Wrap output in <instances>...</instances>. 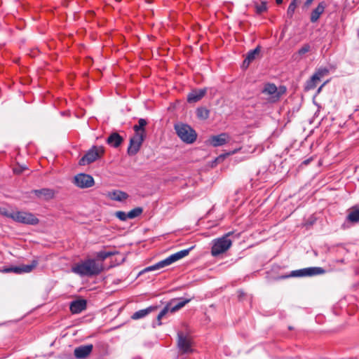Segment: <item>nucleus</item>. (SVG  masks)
<instances>
[{
	"instance_id": "20e7f679",
	"label": "nucleus",
	"mask_w": 359,
	"mask_h": 359,
	"mask_svg": "<svg viewBox=\"0 0 359 359\" xmlns=\"http://www.w3.org/2000/svg\"><path fill=\"white\" fill-rule=\"evenodd\" d=\"M175 130L177 136L182 141L187 144H191L196 140V131L189 125L178 123L175 125Z\"/></svg>"
},
{
	"instance_id": "393cba45",
	"label": "nucleus",
	"mask_w": 359,
	"mask_h": 359,
	"mask_svg": "<svg viewBox=\"0 0 359 359\" xmlns=\"http://www.w3.org/2000/svg\"><path fill=\"white\" fill-rule=\"evenodd\" d=\"M147 122L145 119L140 118L138 121V124L135 125L133 126V129H134L135 133L137 134L138 133H143L144 135L146 136V131H145L144 127L147 125Z\"/></svg>"
},
{
	"instance_id": "f704fd0d",
	"label": "nucleus",
	"mask_w": 359,
	"mask_h": 359,
	"mask_svg": "<svg viewBox=\"0 0 359 359\" xmlns=\"http://www.w3.org/2000/svg\"><path fill=\"white\" fill-rule=\"evenodd\" d=\"M309 50H310V46L309 44H305L298 50V53L299 55H304V54L308 53Z\"/></svg>"
},
{
	"instance_id": "f3484780",
	"label": "nucleus",
	"mask_w": 359,
	"mask_h": 359,
	"mask_svg": "<svg viewBox=\"0 0 359 359\" xmlns=\"http://www.w3.org/2000/svg\"><path fill=\"white\" fill-rule=\"evenodd\" d=\"M191 301V299H172L170 301V302L168 304L170 307V311L171 313H174L182 307H184L187 303H189Z\"/></svg>"
},
{
	"instance_id": "58836bf2",
	"label": "nucleus",
	"mask_w": 359,
	"mask_h": 359,
	"mask_svg": "<svg viewBox=\"0 0 359 359\" xmlns=\"http://www.w3.org/2000/svg\"><path fill=\"white\" fill-rule=\"evenodd\" d=\"M311 161V158H309V159L305 160L304 161H303L302 163L304 164V165H307V164H309L310 163Z\"/></svg>"
},
{
	"instance_id": "c9c22d12",
	"label": "nucleus",
	"mask_w": 359,
	"mask_h": 359,
	"mask_svg": "<svg viewBox=\"0 0 359 359\" xmlns=\"http://www.w3.org/2000/svg\"><path fill=\"white\" fill-rule=\"evenodd\" d=\"M26 169V167L25 166H17V167H15L13 168V172L15 173V174H20L22 172V171Z\"/></svg>"
},
{
	"instance_id": "6ab92c4d",
	"label": "nucleus",
	"mask_w": 359,
	"mask_h": 359,
	"mask_svg": "<svg viewBox=\"0 0 359 359\" xmlns=\"http://www.w3.org/2000/svg\"><path fill=\"white\" fill-rule=\"evenodd\" d=\"M107 196L111 200L122 202L128 198V194L121 190H113L109 191Z\"/></svg>"
},
{
	"instance_id": "423d86ee",
	"label": "nucleus",
	"mask_w": 359,
	"mask_h": 359,
	"mask_svg": "<svg viewBox=\"0 0 359 359\" xmlns=\"http://www.w3.org/2000/svg\"><path fill=\"white\" fill-rule=\"evenodd\" d=\"M104 148L101 146H93L87 153L79 160V164L85 165L90 164L97 158H100L104 154Z\"/></svg>"
},
{
	"instance_id": "5701e85b",
	"label": "nucleus",
	"mask_w": 359,
	"mask_h": 359,
	"mask_svg": "<svg viewBox=\"0 0 359 359\" xmlns=\"http://www.w3.org/2000/svg\"><path fill=\"white\" fill-rule=\"evenodd\" d=\"M122 141L123 138L117 133H112L107 140V142L114 147H118Z\"/></svg>"
},
{
	"instance_id": "412c9836",
	"label": "nucleus",
	"mask_w": 359,
	"mask_h": 359,
	"mask_svg": "<svg viewBox=\"0 0 359 359\" xmlns=\"http://www.w3.org/2000/svg\"><path fill=\"white\" fill-rule=\"evenodd\" d=\"M260 53V47L257 46L255 49L250 50L243 61V66L248 67Z\"/></svg>"
},
{
	"instance_id": "6e6552de",
	"label": "nucleus",
	"mask_w": 359,
	"mask_h": 359,
	"mask_svg": "<svg viewBox=\"0 0 359 359\" xmlns=\"http://www.w3.org/2000/svg\"><path fill=\"white\" fill-rule=\"evenodd\" d=\"M286 91V88L284 86H280L278 88L273 83H267L265 85L262 93L269 95V100L271 102H276L280 99L281 95Z\"/></svg>"
},
{
	"instance_id": "ddd939ff",
	"label": "nucleus",
	"mask_w": 359,
	"mask_h": 359,
	"mask_svg": "<svg viewBox=\"0 0 359 359\" xmlns=\"http://www.w3.org/2000/svg\"><path fill=\"white\" fill-rule=\"evenodd\" d=\"M93 344L81 345L74 351V355L76 359H86L92 353Z\"/></svg>"
},
{
	"instance_id": "c756f323",
	"label": "nucleus",
	"mask_w": 359,
	"mask_h": 359,
	"mask_svg": "<svg viewBox=\"0 0 359 359\" xmlns=\"http://www.w3.org/2000/svg\"><path fill=\"white\" fill-rule=\"evenodd\" d=\"M298 1L299 0H292L290 2L287 11V15L289 18H292L293 16L295 9L297 6Z\"/></svg>"
},
{
	"instance_id": "0eeeda50",
	"label": "nucleus",
	"mask_w": 359,
	"mask_h": 359,
	"mask_svg": "<svg viewBox=\"0 0 359 359\" xmlns=\"http://www.w3.org/2000/svg\"><path fill=\"white\" fill-rule=\"evenodd\" d=\"M325 271L321 267H308L299 270L292 271L290 275L285 276L289 277H304V276H313L317 275L324 274Z\"/></svg>"
},
{
	"instance_id": "7ed1b4c3",
	"label": "nucleus",
	"mask_w": 359,
	"mask_h": 359,
	"mask_svg": "<svg viewBox=\"0 0 359 359\" xmlns=\"http://www.w3.org/2000/svg\"><path fill=\"white\" fill-rule=\"evenodd\" d=\"M231 234L232 232H229L224 234L223 236L212 241L211 254L213 257H217L222 253H224L231 248L232 241L229 238V237Z\"/></svg>"
},
{
	"instance_id": "39448f33",
	"label": "nucleus",
	"mask_w": 359,
	"mask_h": 359,
	"mask_svg": "<svg viewBox=\"0 0 359 359\" xmlns=\"http://www.w3.org/2000/svg\"><path fill=\"white\" fill-rule=\"evenodd\" d=\"M11 219L16 222L29 225H36L39 222L34 214L24 211H15L14 214L11 215Z\"/></svg>"
},
{
	"instance_id": "2eb2a0df",
	"label": "nucleus",
	"mask_w": 359,
	"mask_h": 359,
	"mask_svg": "<svg viewBox=\"0 0 359 359\" xmlns=\"http://www.w3.org/2000/svg\"><path fill=\"white\" fill-rule=\"evenodd\" d=\"M326 8V3L325 1L320 2L318 6L311 11L310 15V21L312 23L316 22L320 18L321 15L324 13Z\"/></svg>"
},
{
	"instance_id": "9b49d317",
	"label": "nucleus",
	"mask_w": 359,
	"mask_h": 359,
	"mask_svg": "<svg viewBox=\"0 0 359 359\" xmlns=\"http://www.w3.org/2000/svg\"><path fill=\"white\" fill-rule=\"evenodd\" d=\"M145 137L146 136L144 135L143 133H138L137 134L135 133L134 136L130 138V144L128 148L129 155L133 156L139 151Z\"/></svg>"
},
{
	"instance_id": "79ce46f5",
	"label": "nucleus",
	"mask_w": 359,
	"mask_h": 359,
	"mask_svg": "<svg viewBox=\"0 0 359 359\" xmlns=\"http://www.w3.org/2000/svg\"><path fill=\"white\" fill-rule=\"evenodd\" d=\"M277 4H281L283 3V0H276Z\"/></svg>"
},
{
	"instance_id": "4be33fe9",
	"label": "nucleus",
	"mask_w": 359,
	"mask_h": 359,
	"mask_svg": "<svg viewBox=\"0 0 359 359\" xmlns=\"http://www.w3.org/2000/svg\"><path fill=\"white\" fill-rule=\"evenodd\" d=\"M346 220L352 222H359V208L353 206L350 209V211L346 217Z\"/></svg>"
},
{
	"instance_id": "473e14b6",
	"label": "nucleus",
	"mask_w": 359,
	"mask_h": 359,
	"mask_svg": "<svg viewBox=\"0 0 359 359\" xmlns=\"http://www.w3.org/2000/svg\"><path fill=\"white\" fill-rule=\"evenodd\" d=\"M3 271L6 272V273L13 272V273H18V274L22 273V271L21 269V266L6 268L4 269Z\"/></svg>"
},
{
	"instance_id": "2f4dec72",
	"label": "nucleus",
	"mask_w": 359,
	"mask_h": 359,
	"mask_svg": "<svg viewBox=\"0 0 359 359\" xmlns=\"http://www.w3.org/2000/svg\"><path fill=\"white\" fill-rule=\"evenodd\" d=\"M168 311H170V307H169L168 304H167L166 306H165L161 310V311L158 313V315L157 316V320L158 321V325H161V320L162 319V318L163 316H165L168 313Z\"/></svg>"
},
{
	"instance_id": "1a4fd4ad",
	"label": "nucleus",
	"mask_w": 359,
	"mask_h": 359,
	"mask_svg": "<svg viewBox=\"0 0 359 359\" xmlns=\"http://www.w3.org/2000/svg\"><path fill=\"white\" fill-rule=\"evenodd\" d=\"M177 347L182 353H189L193 351L192 339L188 334L182 332L177 333Z\"/></svg>"
},
{
	"instance_id": "4c0bfd02",
	"label": "nucleus",
	"mask_w": 359,
	"mask_h": 359,
	"mask_svg": "<svg viewBox=\"0 0 359 359\" xmlns=\"http://www.w3.org/2000/svg\"><path fill=\"white\" fill-rule=\"evenodd\" d=\"M313 0H306V2H305V6H309L311 3L313 2Z\"/></svg>"
},
{
	"instance_id": "dca6fc26",
	"label": "nucleus",
	"mask_w": 359,
	"mask_h": 359,
	"mask_svg": "<svg viewBox=\"0 0 359 359\" xmlns=\"http://www.w3.org/2000/svg\"><path fill=\"white\" fill-rule=\"evenodd\" d=\"M33 193L39 198L45 201H48L54 198L55 191L51 189L44 188L41 189H35Z\"/></svg>"
},
{
	"instance_id": "c85d7f7f",
	"label": "nucleus",
	"mask_w": 359,
	"mask_h": 359,
	"mask_svg": "<svg viewBox=\"0 0 359 359\" xmlns=\"http://www.w3.org/2000/svg\"><path fill=\"white\" fill-rule=\"evenodd\" d=\"M143 209L140 207L135 208L127 213V217L129 219H134L140 216L142 213Z\"/></svg>"
},
{
	"instance_id": "7c9ffc66",
	"label": "nucleus",
	"mask_w": 359,
	"mask_h": 359,
	"mask_svg": "<svg viewBox=\"0 0 359 359\" xmlns=\"http://www.w3.org/2000/svg\"><path fill=\"white\" fill-rule=\"evenodd\" d=\"M115 252H107V251H100L96 253V257L97 259H100L101 261H104L107 258L111 257V255H114Z\"/></svg>"
},
{
	"instance_id": "a19ab883",
	"label": "nucleus",
	"mask_w": 359,
	"mask_h": 359,
	"mask_svg": "<svg viewBox=\"0 0 359 359\" xmlns=\"http://www.w3.org/2000/svg\"><path fill=\"white\" fill-rule=\"evenodd\" d=\"M239 149H235V150H233V151H231V152L229 153V154H233L236 153Z\"/></svg>"
},
{
	"instance_id": "b1692460",
	"label": "nucleus",
	"mask_w": 359,
	"mask_h": 359,
	"mask_svg": "<svg viewBox=\"0 0 359 359\" xmlns=\"http://www.w3.org/2000/svg\"><path fill=\"white\" fill-rule=\"evenodd\" d=\"M155 309H156V307L149 306V307L146 308L144 309L139 310V311L135 312L132 315L131 318L133 320H139L140 318H143L146 316H147L149 313H150Z\"/></svg>"
},
{
	"instance_id": "aec40b11",
	"label": "nucleus",
	"mask_w": 359,
	"mask_h": 359,
	"mask_svg": "<svg viewBox=\"0 0 359 359\" xmlns=\"http://www.w3.org/2000/svg\"><path fill=\"white\" fill-rule=\"evenodd\" d=\"M70 311L72 313H79L86 308V301L79 299L74 301L70 304Z\"/></svg>"
},
{
	"instance_id": "ea45409f",
	"label": "nucleus",
	"mask_w": 359,
	"mask_h": 359,
	"mask_svg": "<svg viewBox=\"0 0 359 359\" xmlns=\"http://www.w3.org/2000/svg\"><path fill=\"white\" fill-rule=\"evenodd\" d=\"M324 85H325V83H324V84H323L322 86H320L318 88V91H317V92H318V93H319L321 91V90H322L323 87L324 86Z\"/></svg>"
},
{
	"instance_id": "a878e982",
	"label": "nucleus",
	"mask_w": 359,
	"mask_h": 359,
	"mask_svg": "<svg viewBox=\"0 0 359 359\" xmlns=\"http://www.w3.org/2000/svg\"><path fill=\"white\" fill-rule=\"evenodd\" d=\"M254 4L257 14H262V13L266 12L268 9L267 2L266 1H261L259 4L255 2Z\"/></svg>"
},
{
	"instance_id": "f8f14e48",
	"label": "nucleus",
	"mask_w": 359,
	"mask_h": 359,
	"mask_svg": "<svg viewBox=\"0 0 359 359\" xmlns=\"http://www.w3.org/2000/svg\"><path fill=\"white\" fill-rule=\"evenodd\" d=\"M329 70L327 68H320L311 76L309 81L306 82L305 89L309 90L316 87L317 83L320 81L321 78L327 75Z\"/></svg>"
},
{
	"instance_id": "cd10ccee",
	"label": "nucleus",
	"mask_w": 359,
	"mask_h": 359,
	"mask_svg": "<svg viewBox=\"0 0 359 359\" xmlns=\"http://www.w3.org/2000/svg\"><path fill=\"white\" fill-rule=\"evenodd\" d=\"M198 118L201 119H207L209 116L210 111L206 108L200 107L196 110Z\"/></svg>"
},
{
	"instance_id": "4468645a",
	"label": "nucleus",
	"mask_w": 359,
	"mask_h": 359,
	"mask_svg": "<svg viewBox=\"0 0 359 359\" xmlns=\"http://www.w3.org/2000/svg\"><path fill=\"white\" fill-rule=\"evenodd\" d=\"M229 140L230 137L229 134L223 133L219 135L210 137L209 142L212 146L217 147L225 144L229 141Z\"/></svg>"
},
{
	"instance_id": "37998d69",
	"label": "nucleus",
	"mask_w": 359,
	"mask_h": 359,
	"mask_svg": "<svg viewBox=\"0 0 359 359\" xmlns=\"http://www.w3.org/2000/svg\"><path fill=\"white\" fill-rule=\"evenodd\" d=\"M337 262H339V263H343L344 262V260L343 259H339V260H337Z\"/></svg>"
},
{
	"instance_id": "a211bd4d",
	"label": "nucleus",
	"mask_w": 359,
	"mask_h": 359,
	"mask_svg": "<svg viewBox=\"0 0 359 359\" xmlns=\"http://www.w3.org/2000/svg\"><path fill=\"white\" fill-rule=\"evenodd\" d=\"M206 88L193 90L187 95V101L194 103L199 101L206 93Z\"/></svg>"
},
{
	"instance_id": "bb28decb",
	"label": "nucleus",
	"mask_w": 359,
	"mask_h": 359,
	"mask_svg": "<svg viewBox=\"0 0 359 359\" xmlns=\"http://www.w3.org/2000/svg\"><path fill=\"white\" fill-rule=\"evenodd\" d=\"M38 264L36 260H33L30 264L21 265V269L22 273L31 272Z\"/></svg>"
},
{
	"instance_id": "f03ea898",
	"label": "nucleus",
	"mask_w": 359,
	"mask_h": 359,
	"mask_svg": "<svg viewBox=\"0 0 359 359\" xmlns=\"http://www.w3.org/2000/svg\"><path fill=\"white\" fill-rule=\"evenodd\" d=\"M193 248V247L180 250L179 252H177L176 253H174L167 258L159 261L158 262L156 263L155 264H153L151 266H149L144 269V272H148L155 270H159L161 269L165 266H168L172 263L178 261L179 259L187 256L190 252V250Z\"/></svg>"
},
{
	"instance_id": "72a5a7b5",
	"label": "nucleus",
	"mask_w": 359,
	"mask_h": 359,
	"mask_svg": "<svg viewBox=\"0 0 359 359\" xmlns=\"http://www.w3.org/2000/svg\"><path fill=\"white\" fill-rule=\"evenodd\" d=\"M115 215L121 221H126L129 219V217H127V213L123 211L116 212Z\"/></svg>"
},
{
	"instance_id": "9d476101",
	"label": "nucleus",
	"mask_w": 359,
	"mask_h": 359,
	"mask_svg": "<svg viewBox=\"0 0 359 359\" xmlns=\"http://www.w3.org/2000/svg\"><path fill=\"white\" fill-rule=\"evenodd\" d=\"M73 183L80 189H87L92 187L95 181L93 177L86 173H79L74 176Z\"/></svg>"
},
{
	"instance_id": "f257e3e1",
	"label": "nucleus",
	"mask_w": 359,
	"mask_h": 359,
	"mask_svg": "<svg viewBox=\"0 0 359 359\" xmlns=\"http://www.w3.org/2000/svg\"><path fill=\"white\" fill-rule=\"evenodd\" d=\"M103 269L102 263L95 259H86L74 264L72 267V271L81 277L97 276Z\"/></svg>"
},
{
	"instance_id": "e433bc0d",
	"label": "nucleus",
	"mask_w": 359,
	"mask_h": 359,
	"mask_svg": "<svg viewBox=\"0 0 359 359\" xmlns=\"http://www.w3.org/2000/svg\"><path fill=\"white\" fill-rule=\"evenodd\" d=\"M15 211L9 212L6 210H4L1 211V214L6 216V217L11 218V215L14 214Z\"/></svg>"
}]
</instances>
